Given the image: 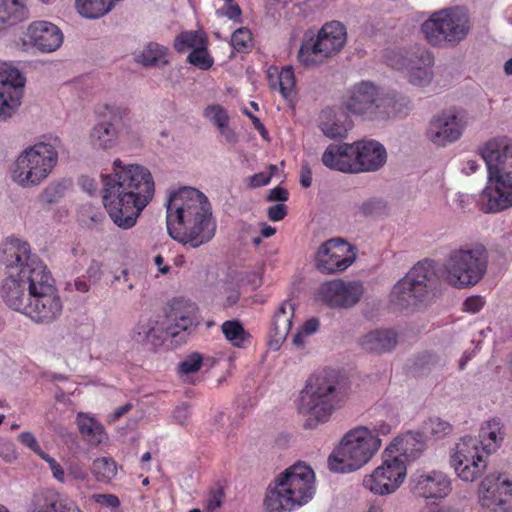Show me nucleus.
<instances>
[{"mask_svg": "<svg viewBox=\"0 0 512 512\" xmlns=\"http://www.w3.org/2000/svg\"><path fill=\"white\" fill-rule=\"evenodd\" d=\"M103 204L115 225L132 228L144 208L152 200L155 183L150 170L137 163L112 162L111 172L103 174Z\"/></svg>", "mask_w": 512, "mask_h": 512, "instance_id": "f257e3e1", "label": "nucleus"}, {"mask_svg": "<svg viewBox=\"0 0 512 512\" xmlns=\"http://www.w3.org/2000/svg\"><path fill=\"white\" fill-rule=\"evenodd\" d=\"M166 206L167 229L174 240L198 248L214 238L217 223L204 193L183 187L169 196Z\"/></svg>", "mask_w": 512, "mask_h": 512, "instance_id": "f03ea898", "label": "nucleus"}, {"mask_svg": "<svg viewBox=\"0 0 512 512\" xmlns=\"http://www.w3.org/2000/svg\"><path fill=\"white\" fill-rule=\"evenodd\" d=\"M62 141L58 136H44L24 148L10 167L11 180L23 189L44 183L58 164Z\"/></svg>", "mask_w": 512, "mask_h": 512, "instance_id": "7ed1b4c3", "label": "nucleus"}, {"mask_svg": "<svg viewBox=\"0 0 512 512\" xmlns=\"http://www.w3.org/2000/svg\"><path fill=\"white\" fill-rule=\"evenodd\" d=\"M315 494V475L304 464H295L279 474L266 492L268 512H291L306 505Z\"/></svg>", "mask_w": 512, "mask_h": 512, "instance_id": "20e7f679", "label": "nucleus"}, {"mask_svg": "<svg viewBox=\"0 0 512 512\" xmlns=\"http://www.w3.org/2000/svg\"><path fill=\"white\" fill-rule=\"evenodd\" d=\"M345 394L333 372H325L311 377L301 391L297 409L307 417L306 428H315L329 420L333 412L343 402Z\"/></svg>", "mask_w": 512, "mask_h": 512, "instance_id": "39448f33", "label": "nucleus"}, {"mask_svg": "<svg viewBox=\"0 0 512 512\" xmlns=\"http://www.w3.org/2000/svg\"><path fill=\"white\" fill-rule=\"evenodd\" d=\"M488 263V252L483 244L464 243L448 252L440 270L441 277L453 288H472L485 277Z\"/></svg>", "mask_w": 512, "mask_h": 512, "instance_id": "423d86ee", "label": "nucleus"}, {"mask_svg": "<svg viewBox=\"0 0 512 512\" xmlns=\"http://www.w3.org/2000/svg\"><path fill=\"white\" fill-rule=\"evenodd\" d=\"M382 440L367 426H357L344 434L328 458L332 471L354 472L366 465L379 451Z\"/></svg>", "mask_w": 512, "mask_h": 512, "instance_id": "0eeeda50", "label": "nucleus"}, {"mask_svg": "<svg viewBox=\"0 0 512 512\" xmlns=\"http://www.w3.org/2000/svg\"><path fill=\"white\" fill-rule=\"evenodd\" d=\"M470 18L461 7L442 9L434 12L422 24V32L433 46H455L470 32Z\"/></svg>", "mask_w": 512, "mask_h": 512, "instance_id": "6e6552de", "label": "nucleus"}, {"mask_svg": "<svg viewBox=\"0 0 512 512\" xmlns=\"http://www.w3.org/2000/svg\"><path fill=\"white\" fill-rule=\"evenodd\" d=\"M36 272L29 289L30 298L22 314L35 323L50 324L62 314L63 303L51 272Z\"/></svg>", "mask_w": 512, "mask_h": 512, "instance_id": "1a4fd4ad", "label": "nucleus"}, {"mask_svg": "<svg viewBox=\"0 0 512 512\" xmlns=\"http://www.w3.org/2000/svg\"><path fill=\"white\" fill-rule=\"evenodd\" d=\"M346 38V28L341 22H328L319 30L315 40L310 39L302 43L298 60L305 67L322 64L342 50Z\"/></svg>", "mask_w": 512, "mask_h": 512, "instance_id": "9d476101", "label": "nucleus"}, {"mask_svg": "<svg viewBox=\"0 0 512 512\" xmlns=\"http://www.w3.org/2000/svg\"><path fill=\"white\" fill-rule=\"evenodd\" d=\"M475 497L483 512H512V478L497 471L486 474L477 484Z\"/></svg>", "mask_w": 512, "mask_h": 512, "instance_id": "9b49d317", "label": "nucleus"}, {"mask_svg": "<svg viewBox=\"0 0 512 512\" xmlns=\"http://www.w3.org/2000/svg\"><path fill=\"white\" fill-rule=\"evenodd\" d=\"M450 467L463 482L474 483L485 477L488 461L483 457L478 441L471 436L462 437L450 455Z\"/></svg>", "mask_w": 512, "mask_h": 512, "instance_id": "f8f14e48", "label": "nucleus"}, {"mask_svg": "<svg viewBox=\"0 0 512 512\" xmlns=\"http://www.w3.org/2000/svg\"><path fill=\"white\" fill-rule=\"evenodd\" d=\"M0 262L5 266L7 274L19 273L23 277L29 275L35 279L36 271L49 272L43 261L31 251L28 242L19 238H8L0 247Z\"/></svg>", "mask_w": 512, "mask_h": 512, "instance_id": "ddd939ff", "label": "nucleus"}, {"mask_svg": "<svg viewBox=\"0 0 512 512\" xmlns=\"http://www.w3.org/2000/svg\"><path fill=\"white\" fill-rule=\"evenodd\" d=\"M407 476L405 462L393 453L383 452V462L363 479V486L375 495H390L398 490Z\"/></svg>", "mask_w": 512, "mask_h": 512, "instance_id": "4468645a", "label": "nucleus"}, {"mask_svg": "<svg viewBox=\"0 0 512 512\" xmlns=\"http://www.w3.org/2000/svg\"><path fill=\"white\" fill-rule=\"evenodd\" d=\"M479 209L486 213H499L512 207V161L493 176L479 195Z\"/></svg>", "mask_w": 512, "mask_h": 512, "instance_id": "2eb2a0df", "label": "nucleus"}, {"mask_svg": "<svg viewBox=\"0 0 512 512\" xmlns=\"http://www.w3.org/2000/svg\"><path fill=\"white\" fill-rule=\"evenodd\" d=\"M430 276L429 267L424 263H417L394 285L392 300L400 306L424 302L430 293Z\"/></svg>", "mask_w": 512, "mask_h": 512, "instance_id": "dca6fc26", "label": "nucleus"}, {"mask_svg": "<svg viewBox=\"0 0 512 512\" xmlns=\"http://www.w3.org/2000/svg\"><path fill=\"white\" fill-rule=\"evenodd\" d=\"M392 102L391 97L381 96L373 83L363 81L349 90L345 107L357 115H389L388 107Z\"/></svg>", "mask_w": 512, "mask_h": 512, "instance_id": "f3484780", "label": "nucleus"}, {"mask_svg": "<svg viewBox=\"0 0 512 512\" xmlns=\"http://www.w3.org/2000/svg\"><path fill=\"white\" fill-rule=\"evenodd\" d=\"M25 82L17 68L6 62L0 63V121H7L19 110Z\"/></svg>", "mask_w": 512, "mask_h": 512, "instance_id": "a211bd4d", "label": "nucleus"}, {"mask_svg": "<svg viewBox=\"0 0 512 512\" xmlns=\"http://www.w3.org/2000/svg\"><path fill=\"white\" fill-rule=\"evenodd\" d=\"M356 259L353 247L340 238L327 240L315 253V267L326 275L345 271Z\"/></svg>", "mask_w": 512, "mask_h": 512, "instance_id": "6ab92c4d", "label": "nucleus"}, {"mask_svg": "<svg viewBox=\"0 0 512 512\" xmlns=\"http://www.w3.org/2000/svg\"><path fill=\"white\" fill-rule=\"evenodd\" d=\"M64 35L54 23L46 20L31 22L23 32L20 43L23 51L36 49L41 53H52L63 44Z\"/></svg>", "mask_w": 512, "mask_h": 512, "instance_id": "aec40b11", "label": "nucleus"}, {"mask_svg": "<svg viewBox=\"0 0 512 512\" xmlns=\"http://www.w3.org/2000/svg\"><path fill=\"white\" fill-rule=\"evenodd\" d=\"M465 127L466 122L456 110H444L430 119L426 137L434 145L445 147L459 140Z\"/></svg>", "mask_w": 512, "mask_h": 512, "instance_id": "412c9836", "label": "nucleus"}, {"mask_svg": "<svg viewBox=\"0 0 512 512\" xmlns=\"http://www.w3.org/2000/svg\"><path fill=\"white\" fill-rule=\"evenodd\" d=\"M410 491L424 499H443L452 491V481L441 470H417L409 479Z\"/></svg>", "mask_w": 512, "mask_h": 512, "instance_id": "4be33fe9", "label": "nucleus"}, {"mask_svg": "<svg viewBox=\"0 0 512 512\" xmlns=\"http://www.w3.org/2000/svg\"><path fill=\"white\" fill-rule=\"evenodd\" d=\"M364 293L360 281L334 279L320 285L318 298L332 308H350L357 304Z\"/></svg>", "mask_w": 512, "mask_h": 512, "instance_id": "5701e85b", "label": "nucleus"}, {"mask_svg": "<svg viewBox=\"0 0 512 512\" xmlns=\"http://www.w3.org/2000/svg\"><path fill=\"white\" fill-rule=\"evenodd\" d=\"M103 109V115L108 116L109 120L94 125L89 132L88 141L94 149L108 151L118 143L119 129L114 121L123 118L127 114V109L114 104H104Z\"/></svg>", "mask_w": 512, "mask_h": 512, "instance_id": "b1692460", "label": "nucleus"}, {"mask_svg": "<svg viewBox=\"0 0 512 512\" xmlns=\"http://www.w3.org/2000/svg\"><path fill=\"white\" fill-rule=\"evenodd\" d=\"M164 318L171 337L181 332L191 333L199 324L198 307L188 299L174 298L168 303Z\"/></svg>", "mask_w": 512, "mask_h": 512, "instance_id": "393cba45", "label": "nucleus"}, {"mask_svg": "<svg viewBox=\"0 0 512 512\" xmlns=\"http://www.w3.org/2000/svg\"><path fill=\"white\" fill-rule=\"evenodd\" d=\"M32 277L19 273H5L1 280L0 296L4 303L12 310L22 314L27 301H29V289L32 287Z\"/></svg>", "mask_w": 512, "mask_h": 512, "instance_id": "a878e982", "label": "nucleus"}, {"mask_svg": "<svg viewBox=\"0 0 512 512\" xmlns=\"http://www.w3.org/2000/svg\"><path fill=\"white\" fill-rule=\"evenodd\" d=\"M351 146L353 173L376 171L387 160L384 146L377 141H359L351 144Z\"/></svg>", "mask_w": 512, "mask_h": 512, "instance_id": "bb28decb", "label": "nucleus"}, {"mask_svg": "<svg viewBox=\"0 0 512 512\" xmlns=\"http://www.w3.org/2000/svg\"><path fill=\"white\" fill-rule=\"evenodd\" d=\"M478 152L486 164L488 177L493 176L509 164L512 139L507 136L493 137L480 146Z\"/></svg>", "mask_w": 512, "mask_h": 512, "instance_id": "cd10ccee", "label": "nucleus"}, {"mask_svg": "<svg viewBox=\"0 0 512 512\" xmlns=\"http://www.w3.org/2000/svg\"><path fill=\"white\" fill-rule=\"evenodd\" d=\"M165 318H141L132 330V339L143 345L158 347L170 336Z\"/></svg>", "mask_w": 512, "mask_h": 512, "instance_id": "c85d7f7f", "label": "nucleus"}, {"mask_svg": "<svg viewBox=\"0 0 512 512\" xmlns=\"http://www.w3.org/2000/svg\"><path fill=\"white\" fill-rule=\"evenodd\" d=\"M294 314L295 304L290 300L283 301L275 311L269 342V346L272 350H278L286 340L292 327Z\"/></svg>", "mask_w": 512, "mask_h": 512, "instance_id": "c756f323", "label": "nucleus"}, {"mask_svg": "<svg viewBox=\"0 0 512 512\" xmlns=\"http://www.w3.org/2000/svg\"><path fill=\"white\" fill-rule=\"evenodd\" d=\"M268 81L271 89L278 90L287 102H293L296 97V78L291 66L281 70L271 67L268 70Z\"/></svg>", "mask_w": 512, "mask_h": 512, "instance_id": "7c9ffc66", "label": "nucleus"}, {"mask_svg": "<svg viewBox=\"0 0 512 512\" xmlns=\"http://www.w3.org/2000/svg\"><path fill=\"white\" fill-rule=\"evenodd\" d=\"M351 144H331L322 155V163L329 169L353 173Z\"/></svg>", "mask_w": 512, "mask_h": 512, "instance_id": "2f4dec72", "label": "nucleus"}, {"mask_svg": "<svg viewBox=\"0 0 512 512\" xmlns=\"http://www.w3.org/2000/svg\"><path fill=\"white\" fill-rule=\"evenodd\" d=\"M505 437L504 425L498 418L485 421L479 431L478 445L488 454L496 452L502 445Z\"/></svg>", "mask_w": 512, "mask_h": 512, "instance_id": "473e14b6", "label": "nucleus"}, {"mask_svg": "<svg viewBox=\"0 0 512 512\" xmlns=\"http://www.w3.org/2000/svg\"><path fill=\"white\" fill-rule=\"evenodd\" d=\"M425 450V442L418 433H407L403 437H396L386 447L385 454L393 453L397 456L416 459Z\"/></svg>", "mask_w": 512, "mask_h": 512, "instance_id": "72a5a7b5", "label": "nucleus"}, {"mask_svg": "<svg viewBox=\"0 0 512 512\" xmlns=\"http://www.w3.org/2000/svg\"><path fill=\"white\" fill-rule=\"evenodd\" d=\"M360 345L368 352L385 353L397 345V334L390 329L374 330L360 339Z\"/></svg>", "mask_w": 512, "mask_h": 512, "instance_id": "f704fd0d", "label": "nucleus"}, {"mask_svg": "<svg viewBox=\"0 0 512 512\" xmlns=\"http://www.w3.org/2000/svg\"><path fill=\"white\" fill-rule=\"evenodd\" d=\"M347 117L343 112L325 109L320 117V129L330 139L344 138L348 131Z\"/></svg>", "mask_w": 512, "mask_h": 512, "instance_id": "c9c22d12", "label": "nucleus"}, {"mask_svg": "<svg viewBox=\"0 0 512 512\" xmlns=\"http://www.w3.org/2000/svg\"><path fill=\"white\" fill-rule=\"evenodd\" d=\"M29 512H81V510L69 497L56 492H47L43 500H38Z\"/></svg>", "mask_w": 512, "mask_h": 512, "instance_id": "e433bc0d", "label": "nucleus"}, {"mask_svg": "<svg viewBox=\"0 0 512 512\" xmlns=\"http://www.w3.org/2000/svg\"><path fill=\"white\" fill-rule=\"evenodd\" d=\"M25 0H0V32L27 18Z\"/></svg>", "mask_w": 512, "mask_h": 512, "instance_id": "4c0bfd02", "label": "nucleus"}, {"mask_svg": "<svg viewBox=\"0 0 512 512\" xmlns=\"http://www.w3.org/2000/svg\"><path fill=\"white\" fill-rule=\"evenodd\" d=\"M76 422L81 435L91 445H98L106 439L103 426L93 417L78 413Z\"/></svg>", "mask_w": 512, "mask_h": 512, "instance_id": "58836bf2", "label": "nucleus"}, {"mask_svg": "<svg viewBox=\"0 0 512 512\" xmlns=\"http://www.w3.org/2000/svg\"><path fill=\"white\" fill-rule=\"evenodd\" d=\"M401 61L402 68L410 71L414 70V68L432 67L434 57L426 48L415 46L401 56Z\"/></svg>", "mask_w": 512, "mask_h": 512, "instance_id": "ea45409f", "label": "nucleus"}, {"mask_svg": "<svg viewBox=\"0 0 512 512\" xmlns=\"http://www.w3.org/2000/svg\"><path fill=\"white\" fill-rule=\"evenodd\" d=\"M167 52L165 46L150 42L137 56V61L144 66H164L168 64Z\"/></svg>", "mask_w": 512, "mask_h": 512, "instance_id": "a19ab883", "label": "nucleus"}, {"mask_svg": "<svg viewBox=\"0 0 512 512\" xmlns=\"http://www.w3.org/2000/svg\"><path fill=\"white\" fill-rule=\"evenodd\" d=\"M202 45H207V41L203 32L200 31L182 32L174 40V48L179 53H183L189 49L193 51L196 48H200Z\"/></svg>", "mask_w": 512, "mask_h": 512, "instance_id": "79ce46f5", "label": "nucleus"}, {"mask_svg": "<svg viewBox=\"0 0 512 512\" xmlns=\"http://www.w3.org/2000/svg\"><path fill=\"white\" fill-rule=\"evenodd\" d=\"M452 432L453 426L448 421L439 417L429 418L422 426V434L435 440L443 439Z\"/></svg>", "mask_w": 512, "mask_h": 512, "instance_id": "37998d69", "label": "nucleus"}, {"mask_svg": "<svg viewBox=\"0 0 512 512\" xmlns=\"http://www.w3.org/2000/svg\"><path fill=\"white\" fill-rule=\"evenodd\" d=\"M388 212L387 202L378 197L368 198L357 205L356 213L364 217H378Z\"/></svg>", "mask_w": 512, "mask_h": 512, "instance_id": "c03bdc74", "label": "nucleus"}, {"mask_svg": "<svg viewBox=\"0 0 512 512\" xmlns=\"http://www.w3.org/2000/svg\"><path fill=\"white\" fill-rule=\"evenodd\" d=\"M221 328L225 338L236 347H242L244 341L249 337L242 324L236 320L225 321Z\"/></svg>", "mask_w": 512, "mask_h": 512, "instance_id": "a18cd8bd", "label": "nucleus"}, {"mask_svg": "<svg viewBox=\"0 0 512 512\" xmlns=\"http://www.w3.org/2000/svg\"><path fill=\"white\" fill-rule=\"evenodd\" d=\"M92 472L99 481H110L117 474V466L112 458L102 457L93 461Z\"/></svg>", "mask_w": 512, "mask_h": 512, "instance_id": "49530a36", "label": "nucleus"}, {"mask_svg": "<svg viewBox=\"0 0 512 512\" xmlns=\"http://www.w3.org/2000/svg\"><path fill=\"white\" fill-rule=\"evenodd\" d=\"M187 60L190 64L202 69L208 70L212 67L214 60L207 50V45L196 48L188 55Z\"/></svg>", "mask_w": 512, "mask_h": 512, "instance_id": "de8ad7c7", "label": "nucleus"}, {"mask_svg": "<svg viewBox=\"0 0 512 512\" xmlns=\"http://www.w3.org/2000/svg\"><path fill=\"white\" fill-rule=\"evenodd\" d=\"M203 116L215 125L217 129L229 123L227 111L219 104H213L206 107L204 109Z\"/></svg>", "mask_w": 512, "mask_h": 512, "instance_id": "09e8293b", "label": "nucleus"}, {"mask_svg": "<svg viewBox=\"0 0 512 512\" xmlns=\"http://www.w3.org/2000/svg\"><path fill=\"white\" fill-rule=\"evenodd\" d=\"M64 194V187L59 182L47 185L39 194V202L42 204L57 203Z\"/></svg>", "mask_w": 512, "mask_h": 512, "instance_id": "8fccbe9b", "label": "nucleus"}, {"mask_svg": "<svg viewBox=\"0 0 512 512\" xmlns=\"http://www.w3.org/2000/svg\"><path fill=\"white\" fill-rule=\"evenodd\" d=\"M204 363L201 354L194 352L188 355L178 364V372L180 375H189L196 373Z\"/></svg>", "mask_w": 512, "mask_h": 512, "instance_id": "3c124183", "label": "nucleus"}, {"mask_svg": "<svg viewBox=\"0 0 512 512\" xmlns=\"http://www.w3.org/2000/svg\"><path fill=\"white\" fill-rule=\"evenodd\" d=\"M319 325V320L317 318H311L305 321L293 336V344L297 347H303L305 344V338L314 334L318 330Z\"/></svg>", "mask_w": 512, "mask_h": 512, "instance_id": "603ef678", "label": "nucleus"}, {"mask_svg": "<svg viewBox=\"0 0 512 512\" xmlns=\"http://www.w3.org/2000/svg\"><path fill=\"white\" fill-rule=\"evenodd\" d=\"M252 44V35L249 29L241 27L231 36V45L238 52L246 51Z\"/></svg>", "mask_w": 512, "mask_h": 512, "instance_id": "864d4df0", "label": "nucleus"}, {"mask_svg": "<svg viewBox=\"0 0 512 512\" xmlns=\"http://www.w3.org/2000/svg\"><path fill=\"white\" fill-rule=\"evenodd\" d=\"M432 67L418 68L408 71L409 82L417 87H426L433 80Z\"/></svg>", "mask_w": 512, "mask_h": 512, "instance_id": "5fc2aeb1", "label": "nucleus"}, {"mask_svg": "<svg viewBox=\"0 0 512 512\" xmlns=\"http://www.w3.org/2000/svg\"><path fill=\"white\" fill-rule=\"evenodd\" d=\"M225 499V492L223 487L218 486L209 491L208 498L206 500V511L216 512L223 504Z\"/></svg>", "mask_w": 512, "mask_h": 512, "instance_id": "6e6d98bb", "label": "nucleus"}, {"mask_svg": "<svg viewBox=\"0 0 512 512\" xmlns=\"http://www.w3.org/2000/svg\"><path fill=\"white\" fill-rule=\"evenodd\" d=\"M18 441L27 447L28 449L32 450L35 454H37L39 457L43 456L45 453L42 448L40 447V444L38 443L36 437L34 434L30 431H23L17 436Z\"/></svg>", "mask_w": 512, "mask_h": 512, "instance_id": "4d7b16f0", "label": "nucleus"}, {"mask_svg": "<svg viewBox=\"0 0 512 512\" xmlns=\"http://www.w3.org/2000/svg\"><path fill=\"white\" fill-rule=\"evenodd\" d=\"M40 458L42 460H44L49 465V468L52 472L54 479H56L60 483H64L66 480V477H65V472H64V469L62 468V466L46 452Z\"/></svg>", "mask_w": 512, "mask_h": 512, "instance_id": "13d9d810", "label": "nucleus"}, {"mask_svg": "<svg viewBox=\"0 0 512 512\" xmlns=\"http://www.w3.org/2000/svg\"><path fill=\"white\" fill-rule=\"evenodd\" d=\"M440 363V358L431 352H424L415 361V366L420 369L431 368Z\"/></svg>", "mask_w": 512, "mask_h": 512, "instance_id": "bf43d9fd", "label": "nucleus"}, {"mask_svg": "<svg viewBox=\"0 0 512 512\" xmlns=\"http://www.w3.org/2000/svg\"><path fill=\"white\" fill-rule=\"evenodd\" d=\"M484 304V299L481 296H471L464 301L463 311L475 314L483 308Z\"/></svg>", "mask_w": 512, "mask_h": 512, "instance_id": "052dcab7", "label": "nucleus"}, {"mask_svg": "<svg viewBox=\"0 0 512 512\" xmlns=\"http://www.w3.org/2000/svg\"><path fill=\"white\" fill-rule=\"evenodd\" d=\"M218 132L223 142L229 145H235L239 141L237 133L227 124L219 127Z\"/></svg>", "mask_w": 512, "mask_h": 512, "instance_id": "680f3d73", "label": "nucleus"}, {"mask_svg": "<svg viewBox=\"0 0 512 512\" xmlns=\"http://www.w3.org/2000/svg\"><path fill=\"white\" fill-rule=\"evenodd\" d=\"M93 499L96 503L105 507L116 508L120 505L118 497L113 494H95Z\"/></svg>", "mask_w": 512, "mask_h": 512, "instance_id": "e2e57ef3", "label": "nucleus"}, {"mask_svg": "<svg viewBox=\"0 0 512 512\" xmlns=\"http://www.w3.org/2000/svg\"><path fill=\"white\" fill-rule=\"evenodd\" d=\"M0 457L6 462H12L16 460L17 454L14 449V444L8 441L0 443Z\"/></svg>", "mask_w": 512, "mask_h": 512, "instance_id": "0e129e2a", "label": "nucleus"}, {"mask_svg": "<svg viewBox=\"0 0 512 512\" xmlns=\"http://www.w3.org/2000/svg\"><path fill=\"white\" fill-rule=\"evenodd\" d=\"M267 213L271 221H280L286 216L287 207L283 203H279L269 207Z\"/></svg>", "mask_w": 512, "mask_h": 512, "instance_id": "69168bd1", "label": "nucleus"}, {"mask_svg": "<svg viewBox=\"0 0 512 512\" xmlns=\"http://www.w3.org/2000/svg\"><path fill=\"white\" fill-rule=\"evenodd\" d=\"M86 274H87L89 281L93 285L99 283L102 278V275H103L100 263H98V262L91 263V265L88 267V269L86 271Z\"/></svg>", "mask_w": 512, "mask_h": 512, "instance_id": "338daca9", "label": "nucleus"}, {"mask_svg": "<svg viewBox=\"0 0 512 512\" xmlns=\"http://www.w3.org/2000/svg\"><path fill=\"white\" fill-rule=\"evenodd\" d=\"M189 418V407L186 404H182L175 408L173 412V419L175 422L183 425Z\"/></svg>", "mask_w": 512, "mask_h": 512, "instance_id": "774afa93", "label": "nucleus"}]
</instances>
